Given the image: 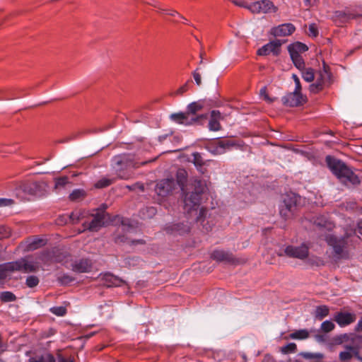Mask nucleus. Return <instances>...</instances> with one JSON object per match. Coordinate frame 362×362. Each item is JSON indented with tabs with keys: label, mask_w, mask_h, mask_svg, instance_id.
Masks as SVG:
<instances>
[{
	"label": "nucleus",
	"mask_w": 362,
	"mask_h": 362,
	"mask_svg": "<svg viewBox=\"0 0 362 362\" xmlns=\"http://www.w3.org/2000/svg\"><path fill=\"white\" fill-rule=\"evenodd\" d=\"M9 185L16 197L22 202L30 201L32 197L40 196L43 192L41 183L34 180L13 181Z\"/></svg>",
	"instance_id": "nucleus-1"
},
{
	"label": "nucleus",
	"mask_w": 362,
	"mask_h": 362,
	"mask_svg": "<svg viewBox=\"0 0 362 362\" xmlns=\"http://www.w3.org/2000/svg\"><path fill=\"white\" fill-rule=\"evenodd\" d=\"M325 161L332 173L342 182L354 185L361 182L358 175L343 161L331 156H327Z\"/></svg>",
	"instance_id": "nucleus-2"
},
{
	"label": "nucleus",
	"mask_w": 362,
	"mask_h": 362,
	"mask_svg": "<svg viewBox=\"0 0 362 362\" xmlns=\"http://www.w3.org/2000/svg\"><path fill=\"white\" fill-rule=\"evenodd\" d=\"M194 192L186 194L184 198V209L185 213L191 216L192 214H197L200 205L201 195L204 190V185L200 180H195L194 182Z\"/></svg>",
	"instance_id": "nucleus-3"
},
{
	"label": "nucleus",
	"mask_w": 362,
	"mask_h": 362,
	"mask_svg": "<svg viewBox=\"0 0 362 362\" xmlns=\"http://www.w3.org/2000/svg\"><path fill=\"white\" fill-rule=\"evenodd\" d=\"M316 81L310 85L311 93H317L331 83L332 73L329 66L324 62L322 69L315 74Z\"/></svg>",
	"instance_id": "nucleus-4"
},
{
	"label": "nucleus",
	"mask_w": 362,
	"mask_h": 362,
	"mask_svg": "<svg viewBox=\"0 0 362 362\" xmlns=\"http://www.w3.org/2000/svg\"><path fill=\"white\" fill-rule=\"evenodd\" d=\"M40 257L34 258L33 256L28 255L22 257L16 261H13L14 269L16 272L23 273H32L39 270L40 265L39 260Z\"/></svg>",
	"instance_id": "nucleus-5"
},
{
	"label": "nucleus",
	"mask_w": 362,
	"mask_h": 362,
	"mask_svg": "<svg viewBox=\"0 0 362 362\" xmlns=\"http://www.w3.org/2000/svg\"><path fill=\"white\" fill-rule=\"evenodd\" d=\"M237 145L236 142L228 138H216L209 141L206 148L214 155H221Z\"/></svg>",
	"instance_id": "nucleus-6"
},
{
	"label": "nucleus",
	"mask_w": 362,
	"mask_h": 362,
	"mask_svg": "<svg viewBox=\"0 0 362 362\" xmlns=\"http://www.w3.org/2000/svg\"><path fill=\"white\" fill-rule=\"evenodd\" d=\"M107 214L104 211L98 210L95 214L90 216V221H84L82 223L83 230L98 231L105 225V219Z\"/></svg>",
	"instance_id": "nucleus-7"
},
{
	"label": "nucleus",
	"mask_w": 362,
	"mask_h": 362,
	"mask_svg": "<svg viewBox=\"0 0 362 362\" xmlns=\"http://www.w3.org/2000/svg\"><path fill=\"white\" fill-rule=\"evenodd\" d=\"M247 8L253 13H276L278 10L270 0H261L253 2L247 6Z\"/></svg>",
	"instance_id": "nucleus-8"
},
{
	"label": "nucleus",
	"mask_w": 362,
	"mask_h": 362,
	"mask_svg": "<svg viewBox=\"0 0 362 362\" xmlns=\"http://www.w3.org/2000/svg\"><path fill=\"white\" fill-rule=\"evenodd\" d=\"M284 254L288 257L305 259L309 255V247L305 243L299 246L288 245L285 248Z\"/></svg>",
	"instance_id": "nucleus-9"
},
{
	"label": "nucleus",
	"mask_w": 362,
	"mask_h": 362,
	"mask_svg": "<svg viewBox=\"0 0 362 362\" xmlns=\"http://www.w3.org/2000/svg\"><path fill=\"white\" fill-rule=\"evenodd\" d=\"M45 244L46 240L35 235L30 236L25 240L22 241L19 244V247H21L24 252H29L40 248Z\"/></svg>",
	"instance_id": "nucleus-10"
},
{
	"label": "nucleus",
	"mask_w": 362,
	"mask_h": 362,
	"mask_svg": "<svg viewBox=\"0 0 362 362\" xmlns=\"http://www.w3.org/2000/svg\"><path fill=\"white\" fill-rule=\"evenodd\" d=\"M175 182L173 178L163 179L156 185L155 191L158 196L166 197L175 189Z\"/></svg>",
	"instance_id": "nucleus-11"
},
{
	"label": "nucleus",
	"mask_w": 362,
	"mask_h": 362,
	"mask_svg": "<svg viewBox=\"0 0 362 362\" xmlns=\"http://www.w3.org/2000/svg\"><path fill=\"white\" fill-rule=\"evenodd\" d=\"M325 240L328 245L331 246L336 255L340 256L344 249L346 247L347 241L345 237L337 238L332 235L326 237Z\"/></svg>",
	"instance_id": "nucleus-12"
},
{
	"label": "nucleus",
	"mask_w": 362,
	"mask_h": 362,
	"mask_svg": "<svg viewBox=\"0 0 362 362\" xmlns=\"http://www.w3.org/2000/svg\"><path fill=\"white\" fill-rule=\"evenodd\" d=\"M284 105L289 107H298L303 105L306 99L302 95L301 92L294 90L292 93L286 94L283 98Z\"/></svg>",
	"instance_id": "nucleus-13"
},
{
	"label": "nucleus",
	"mask_w": 362,
	"mask_h": 362,
	"mask_svg": "<svg viewBox=\"0 0 362 362\" xmlns=\"http://www.w3.org/2000/svg\"><path fill=\"white\" fill-rule=\"evenodd\" d=\"M281 45L282 42L280 40L271 41L260 47L257 50V53L259 56H267L270 53H272L274 55H278L280 53Z\"/></svg>",
	"instance_id": "nucleus-14"
},
{
	"label": "nucleus",
	"mask_w": 362,
	"mask_h": 362,
	"mask_svg": "<svg viewBox=\"0 0 362 362\" xmlns=\"http://www.w3.org/2000/svg\"><path fill=\"white\" fill-rule=\"evenodd\" d=\"M114 160L115 164L120 168H131L137 167L134 159V155L131 153H123L115 156L114 157Z\"/></svg>",
	"instance_id": "nucleus-15"
},
{
	"label": "nucleus",
	"mask_w": 362,
	"mask_h": 362,
	"mask_svg": "<svg viewBox=\"0 0 362 362\" xmlns=\"http://www.w3.org/2000/svg\"><path fill=\"white\" fill-rule=\"evenodd\" d=\"M356 320V315L354 313L349 312H337L334 314V320L341 327H346Z\"/></svg>",
	"instance_id": "nucleus-16"
},
{
	"label": "nucleus",
	"mask_w": 362,
	"mask_h": 362,
	"mask_svg": "<svg viewBox=\"0 0 362 362\" xmlns=\"http://www.w3.org/2000/svg\"><path fill=\"white\" fill-rule=\"evenodd\" d=\"M295 30L296 27L292 23H288L272 28L271 34L274 37H286L292 35Z\"/></svg>",
	"instance_id": "nucleus-17"
},
{
	"label": "nucleus",
	"mask_w": 362,
	"mask_h": 362,
	"mask_svg": "<svg viewBox=\"0 0 362 362\" xmlns=\"http://www.w3.org/2000/svg\"><path fill=\"white\" fill-rule=\"evenodd\" d=\"M92 262L87 258H82L74 261L71 264V269L76 273H87L92 269Z\"/></svg>",
	"instance_id": "nucleus-18"
},
{
	"label": "nucleus",
	"mask_w": 362,
	"mask_h": 362,
	"mask_svg": "<svg viewBox=\"0 0 362 362\" xmlns=\"http://www.w3.org/2000/svg\"><path fill=\"white\" fill-rule=\"evenodd\" d=\"M170 118L172 121L180 124L189 125L197 122L198 118L197 117H189V113L185 112H177L173 113L170 115Z\"/></svg>",
	"instance_id": "nucleus-19"
},
{
	"label": "nucleus",
	"mask_w": 362,
	"mask_h": 362,
	"mask_svg": "<svg viewBox=\"0 0 362 362\" xmlns=\"http://www.w3.org/2000/svg\"><path fill=\"white\" fill-rule=\"evenodd\" d=\"M211 257L218 262H226L229 263H235V258L232 253L226 252L224 250H214Z\"/></svg>",
	"instance_id": "nucleus-20"
},
{
	"label": "nucleus",
	"mask_w": 362,
	"mask_h": 362,
	"mask_svg": "<svg viewBox=\"0 0 362 362\" xmlns=\"http://www.w3.org/2000/svg\"><path fill=\"white\" fill-rule=\"evenodd\" d=\"M102 280L104 281V285L107 287H117L122 286L124 283L122 279L110 273L103 274Z\"/></svg>",
	"instance_id": "nucleus-21"
},
{
	"label": "nucleus",
	"mask_w": 362,
	"mask_h": 362,
	"mask_svg": "<svg viewBox=\"0 0 362 362\" xmlns=\"http://www.w3.org/2000/svg\"><path fill=\"white\" fill-rule=\"evenodd\" d=\"M166 230L168 233H177L180 235H184L185 233H188L190 231L191 226L189 223H180L173 224L170 226L166 227Z\"/></svg>",
	"instance_id": "nucleus-22"
},
{
	"label": "nucleus",
	"mask_w": 362,
	"mask_h": 362,
	"mask_svg": "<svg viewBox=\"0 0 362 362\" xmlns=\"http://www.w3.org/2000/svg\"><path fill=\"white\" fill-rule=\"evenodd\" d=\"M308 46L305 44L300 42H296L288 46V51L289 52L290 56L301 55L302 53L305 52L306 51H308Z\"/></svg>",
	"instance_id": "nucleus-23"
},
{
	"label": "nucleus",
	"mask_w": 362,
	"mask_h": 362,
	"mask_svg": "<svg viewBox=\"0 0 362 362\" xmlns=\"http://www.w3.org/2000/svg\"><path fill=\"white\" fill-rule=\"evenodd\" d=\"M221 119V113L218 110H213L211 113V118L209 122V129L211 131H219L221 129V125L219 122Z\"/></svg>",
	"instance_id": "nucleus-24"
},
{
	"label": "nucleus",
	"mask_w": 362,
	"mask_h": 362,
	"mask_svg": "<svg viewBox=\"0 0 362 362\" xmlns=\"http://www.w3.org/2000/svg\"><path fill=\"white\" fill-rule=\"evenodd\" d=\"M187 172L184 168H179L176 173V181L181 190L184 192L187 181Z\"/></svg>",
	"instance_id": "nucleus-25"
},
{
	"label": "nucleus",
	"mask_w": 362,
	"mask_h": 362,
	"mask_svg": "<svg viewBox=\"0 0 362 362\" xmlns=\"http://www.w3.org/2000/svg\"><path fill=\"white\" fill-rule=\"evenodd\" d=\"M334 18L336 22L339 21V22L344 23L348 22L351 19L356 18V16L354 13H352L349 11H338L335 12Z\"/></svg>",
	"instance_id": "nucleus-26"
},
{
	"label": "nucleus",
	"mask_w": 362,
	"mask_h": 362,
	"mask_svg": "<svg viewBox=\"0 0 362 362\" xmlns=\"http://www.w3.org/2000/svg\"><path fill=\"white\" fill-rule=\"evenodd\" d=\"M13 262L0 264V281L5 279L9 273L16 272Z\"/></svg>",
	"instance_id": "nucleus-27"
},
{
	"label": "nucleus",
	"mask_w": 362,
	"mask_h": 362,
	"mask_svg": "<svg viewBox=\"0 0 362 362\" xmlns=\"http://www.w3.org/2000/svg\"><path fill=\"white\" fill-rule=\"evenodd\" d=\"M297 199L298 197L295 194H286L284 195L283 198V202L281 204H283L285 206L295 209L297 204Z\"/></svg>",
	"instance_id": "nucleus-28"
},
{
	"label": "nucleus",
	"mask_w": 362,
	"mask_h": 362,
	"mask_svg": "<svg viewBox=\"0 0 362 362\" xmlns=\"http://www.w3.org/2000/svg\"><path fill=\"white\" fill-rule=\"evenodd\" d=\"M329 308L327 305H322L317 306L315 310V317L318 320H322L329 315Z\"/></svg>",
	"instance_id": "nucleus-29"
},
{
	"label": "nucleus",
	"mask_w": 362,
	"mask_h": 362,
	"mask_svg": "<svg viewBox=\"0 0 362 362\" xmlns=\"http://www.w3.org/2000/svg\"><path fill=\"white\" fill-rule=\"evenodd\" d=\"M28 362H56V359L52 354L47 353L40 356L31 357Z\"/></svg>",
	"instance_id": "nucleus-30"
},
{
	"label": "nucleus",
	"mask_w": 362,
	"mask_h": 362,
	"mask_svg": "<svg viewBox=\"0 0 362 362\" xmlns=\"http://www.w3.org/2000/svg\"><path fill=\"white\" fill-rule=\"evenodd\" d=\"M301 71V75L303 78L307 82H312L315 78V72L314 69L311 67L305 68L300 70Z\"/></svg>",
	"instance_id": "nucleus-31"
},
{
	"label": "nucleus",
	"mask_w": 362,
	"mask_h": 362,
	"mask_svg": "<svg viewBox=\"0 0 362 362\" xmlns=\"http://www.w3.org/2000/svg\"><path fill=\"white\" fill-rule=\"evenodd\" d=\"M202 109V105L197 102H193L188 105L187 113H189V117H197L195 115L198 111Z\"/></svg>",
	"instance_id": "nucleus-32"
},
{
	"label": "nucleus",
	"mask_w": 362,
	"mask_h": 362,
	"mask_svg": "<svg viewBox=\"0 0 362 362\" xmlns=\"http://www.w3.org/2000/svg\"><path fill=\"white\" fill-rule=\"evenodd\" d=\"M309 337V332L307 329H298L296 330L295 332H292L289 335L290 339H305Z\"/></svg>",
	"instance_id": "nucleus-33"
},
{
	"label": "nucleus",
	"mask_w": 362,
	"mask_h": 362,
	"mask_svg": "<svg viewBox=\"0 0 362 362\" xmlns=\"http://www.w3.org/2000/svg\"><path fill=\"white\" fill-rule=\"evenodd\" d=\"M85 211L76 210L70 214L69 218L73 223H77L83 220L85 217Z\"/></svg>",
	"instance_id": "nucleus-34"
},
{
	"label": "nucleus",
	"mask_w": 362,
	"mask_h": 362,
	"mask_svg": "<svg viewBox=\"0 0 362 362\" xmlns=\"http://www.w3.org/2000/svg\"><path fill=\"white\" fill-rule=\"evenodd\" d=\"M115 180L116 179L115 178L103 177L95 184V187L98 189L105 188L114 183Z\"/></svg>",
	"instance_id": "nucleus-35"
},
{
	"label": "nucleus",
	"mask_w": 362,
	"mask_h": 362,
	"mask_svg": "<svg viewBox=\"0 0 362 362\" xmlns=\"http://www.w3.org/2000/svg\"><path fill=\"white\" fill-rule=\"evenodd\" d=\"M293 211L294 209L285 206L283 204H281L279 206V214L284 219L291 218L293 214Z\"/></svg>",
	"instance_id": "nucleus-36"
},
{
	"label": "nucleus",
	"mask_w": 362,
	"mask_h": 362,
	"mask_svg": "<svg viewBox=\"0 0 362 362\" xmlns=\"http://www.w3.org/2000/svg\"><path fill=\"white\" fill-rule=\"evenodd\" d=\"M16 296L11 291H3L0 293V300L3 303L13 302Z\"/></svg>",
	"instance_id": "nucleus-37"
},
{
	"label": "nucleus",
	"mask_w": 362,
	"mask_h": 362,
	"mask_svg": "<svg viewBox=\"0 0 362 362\" xmlns=\"http://www.w3.org/2000/svg\"><path fill=\"white\" fill-rule=\"evenodd\" d=\"M69 182V177L67 176L56 177L54 179V188L60 189L64 188Z\"/></svg>",
	"instance_id": "nucleus-38"
},
{
	"label": "nucleus",
	"mask_w": 362,
	"mask_h": 362,
	"mask_svg": "<svg viewBox=\"0 0 362 362\" xmlns=\"http://www.w3.org/2000/svg\"><path fill=\"white\" fill-rule=\"evenodd\" d=\"M291 58L292 62L294 64L295 66L298 69H299V70L303 69V68L305 67V62L301 55H299V56L293 55V56H291Z\"/></svg>",
	"instance_id": "nucleus-39"
},
{
	"label": "nucleus",
	"mask_w": 362,
	"mask_h": 362,
	"mask_svg": "<svg viewBox=\"0 0 362 362\" xmlns=\"http://www.w3.org/2000/svg\"><path fill=\"white\" fill-rule=\"evenodd\" d=\"M40 283V279L37 276L30 275L26 278L25 284L29 288H34Z\"/></svg>",
	"instance_id": "nucleus-40"
},
{
	"label": "nucleus",
	"mask_w": 362,
	"mask_h": 362,
	"mask_svg": "<svg viewBox=\"0 0 362 362\" xmlns=\"http://www.w3.org/2000/svg\"><path fill=\"white\" fill-rule=\"evenodd\" d=\"M57 362H75L74 356L72 355H66L59 351L57 354Z\"/></svg>",
	"instance_id": "nucleus-41"
},
{
	"label": "nucleus",
	"mask_w": 362,
	"mask_h": 362,
	"mask_svg": "<svg viewBox=\"0 0 362 362\" xmlns=\"http://www.w3.org/2000/svg\"><path fill=\"white\" fill-rule=\"evenodd\" d=\"M297 351V346L295 343H288L281 348V353L284 354L295 353Z\"/></svg>",
	"instance_id": "nucleus-42"
},
{
	"label": "nucleus",
	"mask_w": 362,
	"mask_h": 362,
	"mask_svg": "<svg viewBox=\"0 0 362 362\" xmlns=\"http://www.w3.org/2000/svg\"><path fill=\"white\" fill-rule=\"evenodd\" d=\"M334 328V324L329 320H325L321 324V329L325 333L332 332Z\"/></svg>",
	"instance_id": "nucleus-43"
},
{
	"label": "nucleus",
	"mask_w": 362,
	"mask_h": 362,
	"mask_svg": "<svg viewBox=\"0 0 362 362\" xmlns=\"http://www.w3.org/2000/svg\"><path fill=\"white\" fill-rule=\"evenodd\" d=\"M193 163L197 167H202L205 162L201 155V153L196 152L192 153Z\"/></svg>",
	"instance_id": "nucleus-44"
},
{
	"label": "nucleus",
	"mask_w": 362,
	"mask_h": 362,
	"mask_svg": "<svg viewBox=\"0 0 362 362\" xmlns=\"http://www.w3.org/2000/svg\"><path fill=\"white\" fill-rule=\"evenodd\" d=\"M50 312L57 316H64L66 313V309L63 306H56L51 308Z\"/></svg>",
	"instance_id": "nucleus-45"
},
{
	"label": "nucleus",
	"mask_w": 362,
	"mask_h": 362,
	"mask_svg": "<svg viewBox=\"0 0 362 362\" xmlns=\"http://www.w3.org/2000/svg\"><path fill=\"white\" fill-rule=\"evenodd\" d=\"M11 235V230L9 227L0 226V240L7 238Z\"/></svg>",
	"instance_id": "nucleus-46"
},
{
	"label": "nucleus",
	"mask_w": 362,
	"mask_h": 362,
	"mask_svg": "<svg viewBox=\"0 0 362 362\" xmlns=\"http://www.w3.org/2000/svg\"><path fill=\"white\" fill-rule=\"evenodd\" d=\"M85 192L83 189H75L69 194V199L71 201L77 200L84 197Z\"/></svg>",
	"instance_id": "nucleus-47"
},
{
	"label": "nucleus",
	"mask_w": 362,
	"mask_h": 362,
	"mask_svg": "<svg viewBox=\"0 0 362 362\" xmlns=\"http://www.w3.org/2000/svg\"><path fill=\"white\" fill-rule=\"evenodd\" d=\"M190 81H187L184 85L180 86L176 91L172 93L173 96L182 95L189 90V84Z\"/></svg>",
	"instance_id": "nucleus-48"
},
{
	"label": "nucleus",
	"mask_w": 362,
	"mask_h": 362,
	"mask_svg": "<svg viewBox=\"0 0 362 362\" xmlns=\"http://www.w3.org/2000/svg\"><path fill=\"white\" fill-rule=\"evenodd\" d=\"M57 279H58V281L62 285L69 284L74 281V277H72L68 274H63L62 276L58 277Z\"/></svg>",
	"instance_id": "nucleus-49"
},
{
	"label": "nucleus",
	"mask_w": 362,
	"mask_h": 362,
	"mask_svg": "<svg viewBox=\"0 0 362 362\" xmlns=\"http://www.w3.org/2000/svg\"><path fill=\"white\" fill-rule=\"evenodd\" d=\"M346 349L352 352V355L357 359L362 361V357L359 354L358 348L354 346H346Z\"/></svg>",
	"instance_id": "nucleus-50"
},
{
	"label": "nucleus",
	"mask_w": 362,
	"mask_h": 362,
	"mask_svg": "<svg viewBox=\"0 0 362 362\" xmlns=\"http://www.w3.org/2000/svg\"><path fill=\"white\" fill-rule=\"evenodd\" d=\"M352 352L348 350V351L340 352L339 358L341 361H346L350 360L352 358Z\"/></svg>",
	"instance_id": "nucleus-51"
},
{
	"label": "nucleus",
	"mask_w": 362,
	"mask_h": 362,
	"mask_svg": "<svg viewBox=\"0 0 362 362\" xmlns=\"http://www.w3.org/2000/svg\"><path fill=\"white\" fill-rule=\"evenodd\" d=\"M318 29L315 23H312L308 28V35L311 37H317L318 35Z\"/></svg>",
	"instance_id": "nucleus-52"
},
{
	"label": "nucleus",
	"mask_w": 362,
	"mask_h": 362,
	"mask_svg": "<svg viewBox=\"0 0 362 362\" xmlns=\"http://www.w3.org/2000/svg\"><path fill=\"white\" fill-rule=\"evenodd\" d=\"M15 204V201L12 199L0 198V207L12 206Z\"/></svg>",
	"instance_id": "nucleus-53"
},
{
	"label": "nucleus",
	"mask_w": 362,
	"mask_h": 362,
	"mask_svg": "<svg viewBox=\"0 0 362 362\" xmlns=\"http://www.w3.org/2000/svg\"><path fill=\"white\" fill-rule=\"evenodd\" d=\"M304 357L308 359H317L320 360L323 358V355L322 354H310L307 353L304 354Z\"/></svg>",
	"instance_id": "nucleus-54"
},
{
	"label": "nucleus",
	"mask_w": 362,
	"mask_h": 362,
	"mask_svg": "<svg viewBox=\"0 0 362 362\" xmlns=\"http://www.w3.org/2000/svg\"><path fill=\"white\" fill-rule=\"evenodd\" d=\"M292 78H293V79L295 82V85H296L294 90L301 92V84H300L299 78L296 74H293Z\"/></svg>",
	"instance_id": "nucleus-55"
},
{
	"label": "nucleus",
	"mask_w": 362,
	"mask_h": 362,
	"mask_svg": "<svg viewBox=\"0 0 362 362\" xmlns=\"http://www.w3.org/2000/svg\"><path fill=\"white\" fill-rule=\"evenodd\" d=\"M192 75H193V77H194V79L196 83L198 86H200L202 84V78H201V74L198 71V69H196L193 72Z\"/></svg>",
	"instance_id": "nucleus-56"
},
{
	"label": "nucleus",
	"mask_w": 362,
	"mask_h": 362,
	"mask_svg": "<svg viewBox=\"0 0 362 362\" xmlns=\"http://www.w3.org/2000/svg\"><path fill=\"white\" fill-rule=\"evenodd\" d=\"M206 214V209L202 207L199 209V214L197 216L195 220L196 221H200L203 217L205 216Z\"/></svg>",
	"instance_id": "nucleus-57"
},
{
	"label": "nucleus",
	"mask_w": 362,
	"mask_h": 362,
	"mask_svg": "<svg viewBox=\"0 0 362 362\" xmlns=\"http://www.w3.org/2000/svg\"><path fill=\"white\" fill-rule=\"evenodd\" d=\"M260 95L264 96V98L265 100L271 101V100L267 94V90L266 86H264L263 88H261Z\"/></svg>",
	"instance_id": "nucleus-58"
},
{
	"label": "nucleus",
	"mask_w": 362,
	"mask_h": 362,
	"mask_svg": "<svg viewBox=\"0 0 362 362\" xmlns=\"http://www.w3.org/2000/svg\"><path fill=\"white\" fill-rule=\"evenodd\" d=\"M166 13L168 15H170V16H177L178 17H180L182 19H185L182 15H180L178 12H177L175 10H168Z\"/></svg>",
	"instance_id": "nucleus-59"
},
{
	"label": "nucleus",
	"mask_w": 362,
	"mask_h": 362,
	"mask_svg": "<svg viewBox=\"0 0 362 362\" xmlns=\"http://www.w3.org/2000/svg\"><path fill=\"white\" fill-rule=\"evenodd\" d=\"M233 2L234 4H235L236 6H238L240 7H243V8H247V6H248V5L245 4V2L243 1L233 0Z\"/></svg>",
	"instance_id": "nucleus-60"
},
{
	"label": "nucleus",
	"mask_w": 362,
	"mask_h": 362,
	"mask_svg": "<svg viewBox=\"0 0 362 362\" xmlns=\"http://www.w3.org/2000/svg\"><path fill=\"white\" fill-rule=\"evenodd\" d=\"M356 332H362V317L358 320L357 325L355 327Z\"/></svg>",
	"instance_id": "nucleus-61"
},
{
	"label": "nucleus",
	"mask_w": 362,
	"mask_h": 362,
	"mask_svg": "<svg viewBox=\"0 0 362 362\" xmlns=\"http://www.w3.org/2000/svg\"><path fill=\"white\" fill-rule=\"evenodd\" d=\"M136 186H138V187H139L141 191H144V187L143 186V185H141V184H139V183H137V184H136V185H133V186H127V187L132 190V189H134Z\"/></svg>",
	"instance_id": "nucleus-62"
},
{
	"label": "nucleus",
	"mask_w": 362,
	"mask_h": 362,
	"mask_svg": "<svg viewBox=\"0 0 362 362\" xmlns=\"http://www.w3.org/2000/svg\"><path fill=\"white\" fill-rule=\"evenodd\" d=\"M118 177H119V179H124V180H127V179L129 178L128 175H122L120 172L118 173Z\"/></svg>",
	"instance_id": "nucleus-63"
},
{
	"label": "nucleus",
	"mask_w": 362,
	"mask_h": 362,
	"mask_svg": "<svg viewBox=\"0 0 362 362\" xmlns=\"http://www.w3.org/2000/svg\"><path fill=\"white\" fill-rule=\"evenodd\" d=\"M358 232L362 235V221L358 223Z\"/></svg>",
	"instance_id": "nucleus-64"
}]
</instances>
